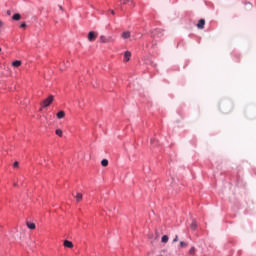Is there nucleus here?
<instances>
[{
  "label": "nucleus",
  "mask_w": 256,
  "mask_h": 256,
  "mask_svg": "<svg viewBox=\"0 0 256 256\" xmlns=\"http://www.w3.org/2000/svg\"><path fill=\"white\" fill-rule=\"evenodd\" d=\"M54 101V96L53 95H50L48 96V98H46L42 103V107H49V105H51V103H53Z\"/></svg>",
  "instance_id": "1"
},
{
  "label": "nucleus",
  "mask_w": 256,
  "mask_h": 256,
  "mask_svg": "<svg viewBox=\"0 0 256 256\" xmlns=\"http://www.w3.org/2000/svg\"><path fill=\"white\" fill-rule=\"evenodd\" d=\"M100 41L102 42V43H111L112 41H113V37H111V36H100Z\"/></svg>",
  "instance_id": "2"
},
{
  "label": "nucleus",
  "mask_w": 256,
  "mask_h": 256,
  "mask_svg": "<svg viewBox=\"0 0 256 256\" xmlns=\"http://www.w3.org/2000/svg\"><path fill=\"white\" fill-rule=\"evenodd\" d=\"M97 32L90 31L88 33V41H95L97 39Z\"/></svg>",
  "instance_id": "3"
},
{
  "label": "nucleus",
  "mask_w": 256,
  "mask_h": 256,
  "mask_svg": "<svg viewBox=\"0 0 256 256\" xmlns=\"http://www.w3.org/2000/svg\"><path fill=\"white\" fill-rule=\"evenodd\" d=\"M198 29H205V19H200L197 23Z\"/></svg>",
  "instance_id": "4"
},
{
  "label": "nucleus",
  "mask_w": 256,
  "mask_h": 256,
  "mask_svg": "<svg viewBox=\"0 0 256 256\" xmlns=\"http://www.w3.org/2000/svg\"><path fill=\"white\" fill-rule=\"evenodd\" d=\"M63 245H64V247H67L68 249H73V242H71L69 240H64Z\"/></svg>",
  "instance_id": "5"
},
{
  "label": "nucleus",
  "mask_w": 256,
  "mask_h": 256,
  "mask_svg": "<svg viewBox=\"0 0 256 256\" xmlns=\"http://www.w3.org/2000/svg\"><path fill=\"white\" fill-rule=\"evenodd\" d=\"M130 59H131V52L126 51L124 53V61L127 63V61H130Z\"/></svg>",
  "instance_id": "6"
},
{
  "label": "nucleus",
  "mask_w": 256,
  "mask_h": 256,
  "mask_svg": "<svg viewBox=\"0 0 256 256\" xmlns=\"http://www.w3.org/2000/svg\"><path fill=\"white\" fill-rule=\"evenodd\" d=\"M57 119H63L65 117V111L61 110L56 114Z\"/></svg>",
  "instance_id": "7"
},
{
  "label": "nucleus",
  "mask_w": 256,
  "mask_h": 256,
  "mask_svg": "<svg viewBox=\"0 0 256 256\" xmlns=\"http://www.w3.org/2000/svg\"><path fill=\"white\" fill-rule=\"evenodd\" d=\"M129 37H131V32L125 31V32L122 33V38L123 39H129Z\"/></svg>",
  "instance_id": "8"
},
{
  "label": "nucleus",
  "mask_w": 256,
  "mask_h": 256,
  "mask_svg": "<svg viewBox=\"0 0 256 256\" xmlns=\"http://www.w3.org/2000/svg\"><path fill=\"white\" fill-rule=\"evenodd\" d=\"M82 200H83V194L78 192L76 194V201H77V203H80V201H82Z\"/></svg>",
  "instance_id": "9"
},
{
  "label": "nucleus",
  "mask_w": 256,
  "mask_h": 256,
  "mask_svg": "<svg viewBox=\"0 0 256 256\" xmlns=\"http://www.w3.org/2000/svg\"><path fill=\"white\" fill-rule=\"evenodd\" d=\"M12 19H13L14 21H19V20L21 19V14H18V13L14 14L13 17H12Z\"/></svg>",
  "instance_id": "10"
},
{
  "label": "nucleus",
  "mask_w": 256,
  "mask_h": 256,
  "mask_svg": "<svg viewBox=\"0 0 256 256\" xmlns=\"http://www.w3.org/2000/svg\"><path fill=\"white\" fill-rule=\"evenodd\" d=\"M13 67H21V61L20 60H16L12 63Z\"/></svg>",
  "instance_id": "11"
},
{
  "label": "nucleus",
  "mask_w": 256,
  "mask_h": 256,
  "mask_svg": "<svg viewBox=\"0 0 256 256\" xmlns=\"http://www.w3.org/2000/svg\"><path fill=\"white\" fill-rule=\"evenodd\" d=\"M168 241H169V236L167 235L162 236L161 243H167Z\"/></svg>",
  "instance_id": "12"
},
{
  "label": "nucleus",
  "mask_w": 256,
  "mask_h": 256,
  "mask_svg": "<svg viewBox=\"0 0 256 256\" xmlns=\"http://www.w3.org/2000/svg\"><path fill=\"white\" fill-rule=\"evenodd\" d=\"M101 165H102V167H107V165H109V160L103 159V160L101 161Z\"/></svg>",
  "instance_id": "13"
},
{
  "label": "nucleus",
  "mask_w": 256,
  "mask_h": 256,
  "mask_svg": "<svg viewBox=\"0 0 256 256\" xmlns=\"http://www.w3.org/2000/svg\"><path fill=\"white\" fill-rule=\"evenodd\" d=\"M26 225L28 229H32V230L35 229V223L27 222Z\"/></svg>",
  "instance_id": "14"
},
{
  "label": "nucleus",
  "mask_w": 256,
  "mask_h": 256,
  "mask_svg": "<svg viewBox=\"0 0 256 256\" xmlns=\"http://www.w3.org/2000/svg\"><path fill=\"white\" fill-rule=\"evenodd\" d=\"M55 133H56V135H58V137H63V130L57 129V130L55 131Z\"/></svg>",
  "instance_id": "15"
},
{
  "label": "nucleus",
  "mask_w": 256,
  "mask_h": 256,
  "mask_svg": "<svg viewBox=\"0 0 256 256\" xmlns=\"http://www.w3.org/2000/svg\"><path fill=\"white\" fill-rule=\"evenodd\" d=\"M195 253H196V249H195V247L193 246V247H191L190 250H189V255H195Z\"/></svg>",
  "instance_id": "16"
},
{
  "label": "nucleus",
  "mask_w": 256,
  "mask_h": 256,
  "mask_svg": "<svg viewBox=\"0 0 256 256\" xmlns=\"http://www.w3.org/2000/svg\"><path fill=\"white\" fill-rule=\"evenodd\" d=\"M191 229H197V222H193L191 224Z\"/></svg>",
  "instance_id": "17"
},
{
  "label": "nucleus",
  "mask_w": 256,
  "mask_h": 256,
  "mask_svg": "<svg viewBox=\"0 0 256 256\" xmlns=\"http://www.w3.org/2000/svg\"><path fill=\"white\" fill-rule=\"evenodd\" d=\"M180 247H187V242L181 241V242H180Z\"/></svg>",
  "instance_id": "18"
},
{
  "label": "nucleus",
  "mask_w": 256,
  "mask_h": 256,
  "mask_svg": "<svg viewBox=\"0 0 256 256\" xmlns=\"http://www.w3.org/2000/svg\"><path fill=\"white\" fill-rule=\"evenodd\" d=\"M177 241H179V236H175V238L173 239V243H177Z\"/></svg>",
  "instance_id": "19"
},
{
  "label": "nucleus",
  "mask_w": 256,
  "mask_h": 256,
  "mask_svg": "<svg viewBox=\"0 0 256 256\" xmlns=\"http://www.w3.org/2000/svg\"><path fill=\"white\" fill-rule=\"evenodd\" d=\"M20 27H21V29H25V27H27V24H26V23H22V24L20 25Z\"/></svg>",
  "instance_id": "20"
},
{
  "label": "nucleus",
  "mask_w": 256,
  "mask_h": 256,
  "mask_svg": "<svg viewBox=\"0 0 256 256\" xmlns=\"http://www.w3.org/2000/svg\"><path fill=\"white\" fill-rule=\"evenodd\" d=\"M13 167H19V162H14V165H13Z\"/></svg>",
  "instance_id": "21"
},
{
  "label": "nucleus",
  "mask_w": 256,
  "mask_h": 256,
  "mask_svg": "<svg viewBox=\"0 0 256 256\" xmlns=\"http://www.w3.org/2000/svg\"><path fill=\"white\" fill-rule=\"evenodd\" d=\"M129 3V0H123V5H127Z\"/></svg>",
  "instance_id": "22"
},
{
  "label": "nucleus",
  "mask_w": 256,
  "mask_h": 256,
  "mask_svg": "<svg viewBox=\"0 0 256 256\" xmlns=\"http://www.w3.org/2000/svg\"><path fill=\"white\" fill-rule=\"evenodd\" d=\"M111 15H115V11L114 10H109Z\"/></svg>",
  "instance_id": "23"
},
{
  "label": "nucleus",
  "mask_w": 256,
  "mask_h": 256,
  "mask_svg": "<svg viewBox=\"0 0 256 256\" xmlns=\"http://www.w3.org/2000/svg\"><path fill=\"white\" fill-rule=\"evenodd\" d=\"M3 25V22L0 21V27Z\"/></svg>",
  "instance_id": "24"
},
{
  "label": "nucleus",
  "mask_w": 256,
  "mask_h": 256,
  "mask_svg": "<svg viewBox=\"0 0 256 256\" xmlns=\"http://www.w3.org/2000/svg\"><path fill=\"white\" fill-rule=\"evenodd\" d=\"M14 187H17V183H14Z\"/></svg>",
  "instance_id": "25"
},
{
  "label": "nucleus",
  "mask_w": 256,
  "mask_h": 256,
  "mask_svg": "<svg viewBox=\"0 0 256 256\" xmlns=\"http://www.w3.org/2000/svg\"><path fill=\"white\" fill-rule=\"evenodd\" d=\"M0 52H1V48H0Z\"/></svg>",
  "instance_id": "26"
}]
</instances>
